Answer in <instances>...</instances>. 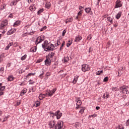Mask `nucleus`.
Wrapping results in <instances>:
<instances>
[{"instance_id": "nucleus-40", "label": "nucleus", "mask_w": 129, "mask_h": 129, "mask_svg": "<svg viewBox=\"0 0 129 129\" xmlns=\"http://www.w3.org/2000/svg\"><path fill=\"white\" fill-rule=\"evenodd\" d=\"M21 104V101H17L16 102V104L15 105V106H19Z\"/></svg>"}, {"instance_id": "nucleus-24", "label": "nucleus", "mask_w": 129, "mask_h": 129, "mask_svg": "<svg viewBox=\"0 0 129 129\" xmlns=\"http://www.w3.org/2000/svg\"><path fill=\"white\" fill-rule=\"evenodd\" d=\"M121 17V12H118V13L116 15L115 18L117 20H118Z\"/></svg>"}, {"instance_id": "nucleus-49", "label": "nucleus", "mask_w": 129, "mask_h": 129, "mask_svg": "<svg viewBox=\"0 0 129 129\" xmlns=\"http://www.w3.org/2000/svg\"><path fill=\"white\" fill-rule=\"evenodd\" d=\"M14 5H16V1H13L10 4V6H11V7H13V6H14Z\"/></svg>"}, {"instance_id": "nucleus-37", "label": "nucleus", "mask_w": 129, "mask_h": 129, "mask_svg": "<svg viewBox=\"0 0 129 129\" xmlns=\"http://www.w3.org/2000/svg\"><path fill=\"white\" fill-rule=\"evenodd\" d=\"M117 129H124V127H123V125L120 124L118 126Z\"/></svg>"}, {"instance_id": "nucleus-17", "label": "nucleus", "mask_w": 129, "mask_h": 129, "mask_svg": "<svg viewBox=\"0 0 129 129\" xmlns=\"http://www.w3.org/2000/svg\"><path fill=\"white\" fill-rule=\"evenodd\" d=\"M107 21H108V22H109L110 23V24H112V23H113L112 17H111L110 16H108V17H107Z\"/></svg>"}, {"instance_id": "nucleus-23", "label": "nucleus", "mask_w": 129, "mask_h": 129, "mask_svg": "<svg viewBox=\"0 0 129 129\" xmlns=\"http://www.w3.org/2000/svg\"><path fill=\"white\" fill-rule=\"evenodd\" d=\"M54 55L55 53L53 52H49V53L48 54V57L49 58H53V57H54Z\"/></svg>"}, {"instance_id": "nucleus-31", "label": "nucleus", "mask_w": 129, "mask_h": 129, "mask_svg": "<svg viewBox=\"0 0 129 129\" xmlns=\"http://www.w3.org/2000/svg\"><path fill=\"white\" fill-rule=\"evenodd\" d=\"M65 46V41H63L60 47V51H62L63 50V47Z\"/></svg>"}, {"instance_id": "nucleus-4", "label": "nucleus", "mask_w": 129, "mask_h": 129, "mask_svg": "<svg viewBox=\"0 0 129 129\" xmlns=\"http://www.w3.org/2000/svg\"><path fill=\"white\" fill-rule=\"evenodd\" d=\"M63 122L62 121H59L54 126V129H62L63 127Z\"/></svg>"}, {"instance_id": "nucleus-7", "label": "nucleus", "mask_w": 129, "mask_h": 129, "mask_svg": "<svg viewBox=\"0 0 129 129\" xmlns=\"http://www.w3.org/2000/svg\"><path fill=\"white\" fill-rule=\"evenodd\" d=\"M8 26V20H5L1 23V24L0 25V30H3V29H5L6 27Z\"/></svg>"}, {"instance_id": "nucleus-61", "label": "nucleus", "mask_w": 129, "mask_h": 129, "mask_svg": "<svg viewBox=\"0 0 129 129\" xmlns=\"http://www.w3.org/2000/svg\"><path fill=\"white\" fill-rule=\"evenodd\" d=\"M2 95H4V92L0 91V96H2Z\"/></svg>"}, {"instance_id": "nucleus-62", "label": "nucleus", "mask_w": 129, "mask_h": 129, "mask_svg": "<svg viewBox=\"0 0 129 129\" xmlns=\"http://www.w3.org/2000/svg\"><path fill=\"white\" fill-rule=\"evenodd\" d=\"M96 109H97V110H99V109H100V107L96 106Z\"/></svg>"}, {"instance_id": "nucleus-64", "label": "nucleus", "mask_w": 129, "mask_h": 129, "mask_svg": "<svg viewBox=\"0 0 129 129\" xmlns=\"http://www.w3.org/2000/svg\"><path fill=\"white\" fill-rule=\"evenodd\" d=\"M106 94H105V93L103 94V98H104V99H105L106 98Z\"/></svg>"}, {"instance_id": "nucleus-52", "label": "nucleus", "mask_w": 129, "mask_h": 129, "mask_svg": "<svg viewBox=\"0 0 129 129\" xmlns=\"http://www.w3.org/2000/svg\"><path fill=\"white\" fill-rule=\"evenodd\" d=\"M44 10L43 9H40L39 11H38V15H39V14H41V13H42V12H43Z\"/></svg>"}, {"instance_id": "nucleus-55", "label": "nucleus", "mask_w": 129, "mask_h": 129, "mask_svg": "<svg viewBox=\"0 0 129 129\" xmlns=\"http://www.w3.org/2000/svg\"><path fill=\"white\" fill-rule=\"evenodd\" d=\"M43 61V59H38L36 61V63H41Z\"/></svg>"}, {"instance_id": "nucleus-10", "label": "nucleus", "mask_w": 129, "mask_h": 129, "mask_svg": "<svg viewBox=\"0 0 129 129\" xmlns=\"http://www.w3.org/2000/svg\"><path fill=\"white\" fill-rule=\"evenodd\" d=\"M76 101H77V106H80L82 104L80 98H76Z\"/></svg>"}, {"instance_id": "nucleus-30", "label": "nucleus", "mask_w": 129, "mask_h": 129, "mask_svg": "<svg viewBox=\"0 0 129 129\" xmlns=\"http://www.w3.org/2000/svg\"><path fill=\"white\" fill-rule=\"evenodd\" d=\"M82 14H83V10H81L78 12V16L80 18L82 16Z\"/></svg>"}, {"instance_id": "nucleus-21", "label": "nucleus", "mask_w": 129, "mask_h": 129, "mask_svg": "<svg viewBox=\"0 0 129 129\" xmlns=\"http://www.w3.org/2000/svg\"><path fill=\"white\" fill-rule=\"evenodd\" d=\"M50 7H51V3H50V2H47L45 4L46 9H47V10H49Z\"/></svg>"}, {"instance_id": "nucleus-36", "label": "nucleus", "mask_w": 129, "mask_h": 129, "mask_svg": "<svg viewBox=\"0 0 129 129\" xmlns=\"http://www.w3.org/2000/svg\"><path fill=\"white\" fill-rule=\"evenodd\" d=\"M69 61V57L68 56H64V62H67Z\"/></svg>"}, {"instance_id": "nucleus-12", "label": "nucleus", "mask_w": 129, "mask_h": 129, "mask_svg": "<svg viewBox=\"0 0 129 129\" xmlns=\"http://www.w3.org/2000/svg\"><path fill=\"white\" fill-rule=\"evenodd\" d=\"M47 97V94H40L39 96V99H40V100H42L43 99H44V98H45V97Z\"/></svg>"}, {"instance_id": "nucleus-35", "label": "nucleus", "mask_w": 129, "mask_h": 129, "mask_svg": "<svg viewBox=\"0 0 129 129\" xmlns=\"http://www.w3.org/2000/svg\"><path fill=\"white\" fill-rule=\"evenodd\" d=\"M27 54L24 55V56H23L22 57H21V60H22V61H24V60H26V58H27Z\"/></svg>"}, {"instance_id": "nucleus-45", "label": "nucleus", "mask_w": 129, "mask_h": 129, "mask_svg": "<svg viewBox=\"0 0 129 129\" xmlns=\"http://www.w3.org/2000/svg\"><path fill=\"white\" fill-rule=\"evenodd\" d=\"M80 124L79 123L77 122L76 123V124H75V127H76V128H78V127L79 126Z\"/></svg>"}, {"instance_id": "nucleus-5", "label": "nucleus", "mask_w": 129, "mask_h": 129, "mask_svg": "<svg viewBox=\"0 0 129 129\" xmlns=\"http://www.w3.org/2000/svg\"><path fill=\"white\" fill-rule=\"evenodd\" d=\"M44 40H45V36H44L43 35L39 36L36 40L35 44H36V45H38V44H40V43L43 42Z\"/></svg>"}, {"instance_id": "nucleus-8", "label": "nucleus", "mask_w": 129, "mask_h": 129, "mask_svg": "<svg viewBox=\"0 0 129 129\" xmlns=\"http://www.w3.org/2000/svg\"><path fill=\"white\" fill-rule=\"evenodd\" d=\"M122 7V2L120 0H117L115 2V9H117V8H121Z\"/></svg>"}, {"instance_id": "nucleus-22", "label": "nucleus", "mask_w": 129, "mask_h": 129, "mask_svg": "<svg viewBox=\"0 0 129 129\" xmlns=\"http://www.w3.org/2000/svg\"><path fill=\"white\" fill-rule=\"evenodd\" d=\"M27 89H24L22 91H21V93L20 94V95L21 96H23V95H24V94H25V93H27Z\"/></svg>"}, {"instance_id": "nucleus-56", "label": "nucleus", "mask_w": 129, "mask_h": 129, "mask_svg": "<svg viewBox=\"0 0 129 129\" xmlns=\"http://www.w3.org/2000/svg\"><path fill=\"white\" fill-rule=\"evenodd\" d=\"M43 75H44V71L42 72V74L40 75L39 78H42V76H43Z\"/></svg>"}, {"instance_id": "nucleus-51", "label": "nucleus", "mask_w": 129, "mask_h": 129, "mask_svg": "<svg viewBox=\"0 0 129 129\" xmlns=\"http://www.w3.org/2000/svg\"><path fill=\"white\" fill-rule=\"evenodd\" d=\"M61 42H60L59 40L57 41V44H55V47H57V46H59V45H60Z\"/></svg>"}, {"instance_id": "nucleus-14", "label": "nucleus", "mask_w": 129, "mask_h": 129, "mask_svg": "<svg viewBox=\"0 0 129 129\" xmlns=\"http://www.w3.org/2000/svg\"><path fill=\"white\" fill-rule=\"evenodd\" d=\"M45 63L46 66H49L51 64V59L50 58H47L45 60Z\"/></svg>"}, {"instance_id": "nucleus-3", "label": "nucleus", "mask_w": 129, "mask_h": 129, "mask_svg": "<svg viewBox=\"0 0 129 129\" xmlns=\"http://www.w3.org/2000/svg\"><path fill=\"white\" fill-rule=\"evenodd\" d=\"M119 89L120 91V93H122V94L125 95V94H127L128 92V90H127L126 89V86H122L121 87H120L119 88Z\"/></svg>"}, {"instance_id": "nucleus-46", "label": "nucleus", "mask_w": 129, "mask_h": 129, "mask_svg": "<svg viewBox=\"0 0 129 129\" xmlns=\"http://www.w3.org/2000/svg\"><path fill=\"white\" fill-rule=\"evenodd\" d=\"M96 116H97V114H93V115H90V116H89V117H96Z\"/></svg>"}, {"instance_id": "nucleus-54", "label": "nucleus", "mask_w": 129, "mask_h": 129, "mask_svg": "<svg viewBox=\"0 0 129 129\" xmlns=\"http://www.w3.org/2000/svg\"><path fill=\"white\" fill-rule=\"evenodd\" d=\"M103 81H108V77H106L104 79Z\"/></svg>"}, {"instance_id": "nucleus-1", "label": "nucleus", "mask_w": 129, "mask_h": 129, "mask_svg": "<svg viewBox=\"0 0 129 129\" xmlns=\"http://www.w3.org/2000/svg\"><path fill=\"white\" fill-rule=\"evenodd\" d=\"M42 48L44 49L45 51H53L55 46L51 43H48V41H45L44 44H42Z\"/></svg>"}, {"instance_id": "nucleus-39", "label": "nucleus", "mask_w": 129, "mask_h": 129, "mask_svg": "<svg viewBox=\"0 0 129 129\" xmlns=\"http://www.w3.org/2000/svg\"><path fill=\"white\" fill-rule=\"evenodd\" d=\"M92 38V35L91 34H90L89 36H88L87 38V40H91V39Z\"/></svg>"}, {"instance_id": "nucleus-16", "label": "nucleus", "mask_w": 129, "mask_h": 129, "mask_svg": "<svg viewBox=\"0 0 129 129\" xmlns=\"http://www.w3.org/2000/svg\"><path fill=\"white\" fill-rule=\"evenodd\" d=\"M82 39V37L79 35L77 36V37H76L75 42H78L79 41H81Z\"/></svg>"}, {"instance_id": "nucleus-15", "label": "nucleus", "mask_w": 129, "mask_h": 129, "mask_svg": "<svg viewBox=\"0 0 129 129\" xmlns=\"http://www.w3.org/2000/svg\"><path fill=\"white\" fill-rule=\"evenodd\" d=\"M8 81H13L15 80V77L12 75L9 76L8 78Z\"/></svg>"}, {"instance_id": "nucleus-2", "label": "nucleus", "mask_w": 129, "mask_h": 129, "mask_svg": "<svg viewBox=\"0 0 129 129\" xmlns=\"http://www.w3.org/2000/svg\"><path fill=\"white\" fill-rule=\"evenodd\" d=\"M57 91V88H55L52 90H47L46 92V95L48 96H52Z\"/></svg>"}, {"instance_id": "nucleus-20", "label": "nucleus", "mask_w": 129, "mask_h": 129, "mask_svg": "<svg viewBox=\"0 0 129 129\" xmlns=\"http://www.w3.org/2000/svg\"><path fill=\"white\" fill-rule=\"evenodd\" d=\"M11 46H13V42H11L10 43L8 46H7L5 48V50H8L10 49V47H11Z\"/></svg>"}, {"instance_id": "nucleus-59", "label": "nucleus", "mask_w": 129, "mask_h": 129, "mask_svg": "<svg viewBox=\"0 0 129 129\" xmlns=\"http://www.w3.org/2000/svg\"><path fill=\"white\" fill-rule=\"evenodd\" d=\"M82 9H84V7H82V6H80L79 8V10H80V11H83Z\"/></svg>"}, {"instance_id": "nucleus-57", "label": "nucleus", "mask_w": 129, "mask_h": 129, "mask_svg": "<svg viewBox=\"0 0 129 129\" xmlns=\"http://www.w3.org/2000/svg\"><path fill=\"white\" fill-rule=\"evenodd\" d=\"M37 51V47H34L33 48V52H36Z\"/></svg>"}, {"instance_id": "nucleus-58", "label": "nucleus", "mask_w": 129, "mask_h": 129, "mask_svg": "<svg viewBox=\"0 0 129 129\" xmlns=\"http://www.w3.org/2000/svg\"><path fill=\"white\" fill-rule=\"evenodd\" d=\"M79 19H80V17L78 15H77V16L76 17V20L79 21Z\"/></svg>"}, {"instance_id": "nucleus-63", "label": "nucleus", "mask_w": 129, "mask_h": 129, "mask_svg": "<svg viewBox=\"0 0 129 129\" xmlns=\"http://www.w3.org/2000/svg\"><path fill=\"white\" fill-rule=\"evenodd\" d=\"M50 73H46L45 76H50Z\"/></svg>"}, {"instance_id": "nucleus-43", "label": "nucleus", "mask_w": 129, "mask_h": 129, "mask_svg": "<svg viewBox=\"0 0 129 129\" xmlns=\"http://www.w3.org/2000/svg\"><path fill=\"white\" fill-rule=\"evenodd\" d=\"M79 78V77L78 76H75L73 81H77L78 80Z\"/></svg>"}, {"instance_id": "nucleus-38", "label": "nucleus", "mask_w": 129, "mask_h": 129, "mask_svg": "<svg viewBox=\"0 0 129 129\" xmlns=\"http://www.w3.org/2000/svg\"><path fill=\"white\" fill-rule=\"evenodd\" d=\"M112 91H118L119 89L116 87H112Z\"/></svg>"}, {"instance_id": "nucleus-6", "label": "nucleus", "mask_w": 129, "mask_h": 129, "mask_svg": "<svg viewBox=\"0 0 129 129\" xmlns=\"http://www.w3.org/2000/svg\"><path fill=\"white\" fill-rule=\"evenodd\" d=\"M90 70V67L88 64H83L82 66V71L83 72H86V71H89Z\"/></svg>"}, {"instance_id": "nucleus-60", "label": "nucleus", "mask_w": 129, "mask_h": 129, "mask_svg": "<svg viewBox=\"0 0 129 129\" xmlns=\"http://www.w3.org/2000/svg\"><path fill=\"white\" fill-rule=\"evenodd\" d=\"M67 22H69V23H71V22H72V19L70 18L69 19H68Z\"/></svg>"}, {"instance_id": "nucleus-33", "label": "nucleus", "mask_w": 129, "mask_h": 129, "mask_svg": "<svg viewBox=\"0 0 129 129\" xmlns=\"http://www.w3.org/2000/svg\"><path fill=\"white\" fill-rule=\"evenodd\" d=\"M5 71V68L4 67H2L0 69V74H4V72Z\"/></svg>"}, {"instance_id": "nucleus-25", "label": "nucleus", "mask_w": 129, "mask_h": 129, "mask_svg": "<svg viewBox=\"0 0 129 129\" xmlns=\"http://www.w3.org/2000/svg\"><path fill=\"white\" fill-rule=\"evenodd\" d=\"M49 125H50L51 127H54V126H55V121H51L49 123Z\"/></svg>"}, {"instance_id": "nucleus-47", "label": "nucleus", "mask_w": 129, "mask_h": 129, "mask_svg": "<svg viewBox=\"0 0 129 129\" xmlns=\"http://www.w3.org/2000/svg\"><path fill=\"white\" fill-rule=\"evenodd\" d=\"M106 94V99L108 98V97H109V93L108 92H106L105 93Z\"/></svg>"}, {"instance_id": "nucleus-28", "label": "nucleus", "mask_w": 129, "mask_h": 129, "mask_svg": "<svg viewBox=\"0 0 129 129\" xmlns=\"http://www.w3.org/2000/svg\"><path fill=\"white\" fill-rule=\"evenodd\" d=\"M41 105V102L39 101H37L36 102H35V105L36 107H38V106H40Z\"/></svg>"}, {"instance_id": "nucleus-41", "label": "nucleus", "mask_w": 129, "mask_h": 129, "mask_svg": "<svg viewBox=\"0 0 129 129\" xmlns=\"http://www.w3.org/2000/svg\"><path fill=\"white\" fill-rule=\"evenodd\" d=\"M6 7H7V5H2L1 7V10H5V9H6Z\"/></svg>"}, {"instance_id": "nucleus-13", "label": "nucleus", "mask_w": 129, "mask_h": 129, "mask_svg": "<svg viewBox=\"0 0 129 129\" xmlns=\"http://www.w3.org/2000/svg\"><path fill=\"white\" fill-rule=\"evenodd\" d=\"M16 31H17L16 29H12L7 32V35H12V34L16 33Z\"/></svg>"}, {"instance_id": "nucleus-44", "label": "nucleus", "mask_w": 129, "mask_h": 129, "mask_svg": "<svg viewBox=\"0 0 129 129\" xmlns=\"http://www.w3.org/2000/svg\"><path fill=\"white\" fill-rule=\"evenodd\" d=\"M35 74L34 73H29L27 75V77H29V76H34Z\"/></svg>"}, {"instance_id": "nucleus-48", "label": "nucleus", "mask_w": 129, "mask_h": 129, "mask_svg": "<svg viewBox=\"0 0 129 129\" xmlns=\"http://www.w3.org/2000/svg\"><path fill=\"white\" fill-rule=\"evenodd\" d=\"M6 89V87L5 86H2L1 88H0V91H4V90Z\"/></svg>"}, {"instance_id": "nucleus-11", "label": "nucleus", "mask_w": 129, "mask_h": 129, "mask_svg": "<svg viewBox=\"0 0 129 129\" xmlns=\"http://www.w3.org/2000/svg\"><path fill=\"white\" fill-rule=\"evenodd\" d=\"M85 11L87 14H90V15H92L93 14L92 11H91V8H87Z\"/></svg>"}, {"instance_id": "nucleus-50", "label": "nucleus", "mask_w": 129, "mask_h": 129, "mask_svg": "<svg viewBox=\"0 0 129 129\" xmlns=\"http://www.w3.org/2000/svg\"><path fill=\"white\" fill-rule=\"evenodd\" d=\"M46 29H47V27L46 26L43 27L41 29L40 32H43V31H44V30H46Z\"/></svg>"}, {"instance_id": "nucleus-29", "label": "nucleus", "mask_w": 129, "mask_h": 129, "mask_svg": "<svg viewBox=\"0 0 129 129\" xmlns=\"http://www.w3.org/2000/svg\"><path fill=\"white\" fill-rule=\"evenodd\" d=\"M96 75H101L103 74V71H98L96 73Z\"/></svg>"}, {"instance_id": "nucleus-9", "label": "nucleus", "mask_w": 129, "mask_h": 129, "mask_svg": "<svg viewBox=\"0 0 129 129\" xmlns=\"http://www.w3.org/2000/svg\"><path fill=\"white\" fill-rule=\"evenodd\" d=\"M55 115L56 116V118L59 119L62 116V113L60 112V111L58 110L55 112Z\"/></svg>"}, {"instance_id": "nucleus-53", "label": "nucleus", "mask_w": 129, "mask_h": 129, "mask_svg": "<svg viewBox=\"0 0 129 129\" xmlns=\"http://www.w3.org/2000/svg\"><path fill=\"white\" fill-rule=\"evenodd\" d=\"M65 34H66V30H64L62 32V36L64 37V36H65Z\"/></svg>"}, {"instance_id": "nucleus-18", "label": "nucleus", "mask_w": 129, "mask_h": 129, "mask_svg": "<svg viewBox=\"0 0 129 129\" xmlns=\"http://www.w3.org/2000/svg\"><path fill=\"white\" fill-rule=\"evenodd\" d=\"M11 46H13V42H11L10 43L8 46H7L5 48V50H8L10 49V47H11Z\"/></svg>"}, {"instance_id": "nucleus-26", "label": "nucleus", "mask_w": 129, "mask_h": 129, "mask_svg": "<svg viewBox=\"0 0 129 129\" xmlns=\"http://www.w3.org/2000/svg\"><path fill=\"white\" fill-rule=\"evenodd\" d=\"M20 24H21V21L18 20L15 23H14V26L17 27L18 26H19V25H20Z\"/></svg>"}, {"instance_id": "nucleus-34", "label": "nucleus", "mask_w": 129, "mask_h": 129, "mask_svg": "<svg viewBox=\"0 0 129 129\" xmlns=\"http://www.w3.org/2000/svg\"><path fill=\"white\" fill-rule=\"evenodd\" d=\"M29 10L30 11H31V12H34L35 10V7H33V6H30L29 7Z\"/></svg>"}, {"instance_id": "nucleus-19", "label": "nucleus", "mask_w": 129, "mask_h": 129, "mask_svg": "<svg viewBox=\"0 0 129 129\" xmlns=\"http://www.w3.org/2000/svg\"><path fill=\"white\" fill-rule=\"evenodd\" d=\"M11 46H13V42H11L10 43L8 46H7L5 48V50H8L10 49V47H11Z\"/></svg>"}, {"instance_id": "nucleus-27", "label": "nucleus", "mask_w": 129, "mask_h": 129, "mask_svg": "<svg viewBox=\"0 0 129 129\" xmlns=\"http://www.w3.org/2000/svg\"><path fill=\"white\" fill-rule=\"evenodd\" d=\"M84 110H85V107H81L79 113H81V114H83V113L84 112Z\"/></svg>"}, {"instance_id": "nucleus-32", "label": "nucleus", "mask_w": 129, "mask_h": 129, "mask_svg": "<svg viewBox=\"0 0 129 129\" xmlns=\"http://www.w3.org/2000/svg\"><path fill=\"white\" fill-rule=\"evenodd\" d=\"M71 44H72V41L71 40L68 41L67 44V47H70V46H71Z\"/></svg>"}, {"instance_id": "nucleus-42", "label": "nucleus", "mask_w": 129, "mask_h": 129, "mask_svg": "<svg viewBox=\"0 0 129 129\" xmlns=\"http://www.w3.org/2000/svg\"><path fill=\"white\" fill-rule=\"evenodd\" d=\"M49 113L50 115H51L52 117H54V116H55V113L53 112H50Z\"/></svg>"}]
</instances>
